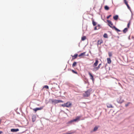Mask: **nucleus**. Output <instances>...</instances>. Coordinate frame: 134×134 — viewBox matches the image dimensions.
<instances>
[{"label": "nucleus", "mask_w": 134, "mask_h": 134, "mask_svg": "<svg viewBox=\"0 0 134 134\" xmlns=\"http://www.w3.org/2000/svg\"><path fill=\"white\" fill-rule=\"evenodd\" d=\"M43 88H44L46 89H48L49 88L48 86L47 85H45L44 86V87Z\"/></svg>", "instance_id": "c756f323"}, {"label": "nucleus", "mask_w": 134, "mask_h": 134, "mask_svg": "<svg viewBox=\"0 0 134 134\" xmlns=\"http://www.w3.org/2000/svg\"><path fill=\"white\" fill-rule=\"evenodd\" d=\"M108 53L109 56V57H110L112 56V54L111 52H109Z\"/></svg>", "instance_id": "bb28decb"}, {"label": "nucleus", "mask_w": 134, "mask_h": 134, "mask_svg": "<svg viewBox=\"0 0 134 134\" xmlns=\"http://www.w3.org/2000/svg\"><path fill=\"white\" fill-rule=\"evenodd\" d=\"M107 63L109 64H110L111 63V60L109 58H107Z\"/></svg>", "instance_id": "2eb2a0df"}, {"label": "nucleus", "mask_w": 134, "mask_h": 134, "mask_svg": "<svg viewBox=\"0 0 134 134\" xmlns=\"http://www.w3.org/2000/svg\"><path fill=\"white\" fill-rule=\"evenodd\" d=\"M98 129V127L97 126H96L94 128V129L93 130V131H97V130Z\"/></svg>", "instance_id": "5701e85b"}, {"label": "nucleus", "mask_w": 134, "mask_h": 134, "mask_svg": "<svg viewBox=\"0 0 134 134\" xmlns=\"http://www.w3.org/2000/svg\"><path fill=\"white\" fill-rule=\"evenodd\" d=\"M107 107L109 108H113V107L112 105L110 103H108L107 104Z\"/></svg>", "instance_id": "9b49d317"}, {"label": "nucleus", "mask_w": 134, "mask_h": 134, "mask_svg": "<svg viewBox=\"0 0 134 134\" xmlns=\"http://www.w3.org/2000/svg\"><path fill=\"white\" fill-rule=\"evenodd\" d=\"M19 131V129H11V131L12 132H16L18 131Z\"/></svg>", "instance_id": "f8f14e48"}, {"label": "nucleus", "mask_w": 134, "mask_h": 134, "mask_svg": "<svg viewBox=\"0 0 134 134\" xmlns=\"http://www.w3.org/2000/svg\"><path fill=\"white\" fill-rule=\"evenodd\" d=\"M85 52H84L82 53H81V54H79L78 56L79 57H83L85 55Z\"/></svg>", "instance_id": "ddd939ff"}, {"label": "nucleus", "mask_w": 134, "mask_h": 134, "mask_svg": "<svg viewBox=\"0 0 134 134\" xmlns=\"http://www.w3.org/2000/svg\"><path fill=\"white\" fill-rule=\"evenodd\" d=\"M130 22H129L127 24V26L128 28L129 27L130 25Z\"/></svg>", "instance_id": "2f4dec72"}, {"label": "nucleus", "mask_w": 134, "mask_h": 134, "mask_svg": "<svg viewBox=\"0 0 134 134\" xmlns=\"http://www.w3.org/2000/svg\"><path fill=\"white\" fill-rule=\"evenodd\" d=\"M1 120H0V124H1Z\"/></svg>", "instance_id": "e433bc0d"}, {"label": "nucleus", "mask_w": 134, "mask_h": 134, "mask_svg": "<svg viewBox=\"0 0 134 134\" xmlns=\"http://www.w3.org/2000/svg\"><path fill=\"white\" fill-rule=\"evenodd\" d=\"M103 37L105 38H107L108 37L107 34L105 33L103 35Z\"/></svg>", "instance_id": "393cba45"}, {"label": "nucleus", "mask_w": 134, "mask_h": 134, "mask_svg": "<svg viewBox=\"0 0 134 134\" xmlns=\"http://www.w3.org/2000/svg\"><path fill=\"white\" fill-rule=\"evenodd\" d=\"M91 91L90 90H87V91H85L84 93L83 94V96L84 97H88L89 96L90 94V92Z\"/></svg>", "instance_id": "f03ea898"}, {"label": "nucleus", "mask_w": 134, "mask_h": 134, "mask_svg": "<svg viewBox=\"0 0 134 134\" xmlns=\"http://www.w3.org/2000/svg\"><path fill=\"white\" fill-rule=\"evenodd\" d=\"M118 102L120 103H121L124 102V100H119V99H117V100Z\"/></svg>", "instance_id": "f3484780"}, {"label": "nucleus", "mask_w": 134, "mask_h": 134, "mask_svg": "<svg viewBox=\"0 0 134 134\" xmlns=\"http://www.w3.org/2000/svg\"><path fill=\"white\" fill-rule=\"evenodd\" d=\"M78 56V55L77 54H75L74 55L72 56V59H74L76 58Z\"/></svg>", "instance_id": "dca6fc26"}, {"label": "nucleus", "mask_w": 134, "mask_h": 134, "mask_svg": "<svg viewBox=\"0 0 134 134\" xmlns=\"http://www.w3.org/2000/svg\"><path fill=\"white\" fill-rule=\"evenodd\" d=\"M98 60H96L95 62L94 63L93 65V66L94 67H96L98 64Z\"/></svg>", "instance_id": "9d476101"}, {"label": "nucleus", "mask_w": 134, "mask_h": 134, "mask_svg": "<svg viewBox=\"0 0 134 134\" xmlns=\"http://www.w3.org/2000/svg\"><path fill=\"white\" fill-rule=\"evenodd\" d=\"M80 118V117L79 116H77L75 119H74L70 121V122H71L74 121H77L78 120H79Z\"/></svg>", "instance_id": "0eeeda50"}, {"label": "nucleus", "mask_w": 134, "mask_h": 134, "mask_svg": "<svg viewBox=\"0 0 134 134\" xmlns=\"http://www.w3.org/2000/svg\"><path fill=\"white\" fill-rule=\"evenodd\" d=\"M44 107L42 106L40 108H35L33 109V110L36 112L37 110H40L42 109Z\"/></svg>", "instance_id": "39448f33"}, {"label": "nucleus", "mask_w": 134, "mask_h": 134, "mask_svg": "<svg viewBox=\"0 0 134 134\" xmlns=\"http://www.w3.org/2000/svg\"><path fill=\"white\" fill-rule=\"evenodd\" d=\"M128 31V29L127 28H125L124 30H123V31L124 33L125 34Z\"/></svg>", "instance_id": "aec40b11"}, {"label": "nucleus", "mask_w": 134, "mask_h": 134, "mask_svg": "<svg viewBox=\"0 0 134 134\" xmlns=\"http://www.w3.org/2000/svg\"><path fill=\"white\" fill-rule=\"evenodd\" d=\"M36 117L35 115H33L32 117V120L33 122H34L36 120Z\"/></svg>", "instance_id": "4468645a"}, {"label": "nucleus", "mask_w": 134, "mask_h": 134, "mask_svg": "<svg viewBox=\"0 0 134 134\" xmlns=\"http://www.w3.org/2000/svg\"><path fill=\"white\" fill-rule=\"evenodd\" d=\"M71 71H72V72L73 73L75 74H78L77 72L76 71H74V70H72Z\"/></svg>", "instance_id": "cd10ccee"}, {"label": "nucleus", "mask_w": 134, "mask_h": 134, "mask_svg": "<svg viewBox=\"0 0 134 134\" xmlns=\"http://www.w3.org/2000/svg\"><path fill=\"white\" fill-rule=\"evenodd\" d=\"M104 9L105 10H108L109 9V7L107 6H105L104 7Z\"/></svg>", "instance_id": "b1692460"}, {"label": "nucleus", "mask_w": 134, "mask_h": 134, "mask_svg": "<svg viewBox=\"0 0 134 134\" xmlns=\"http://www.w3.org/2000/svg\"><path fill=\"white\" fill-rule=\"evenodd\" d=\"M77 64V63L76 62H74L72 64V66L73 67H75Z\"/></svg>", "instance_id": "412c9836"}, {"label": "nucleus", "mask_w": 134, "mask_h": 134, "mask_svg": "<svg viewBox=\"0 0 134 134\" xmlns=\"http://www.w3.org/2000/svg\"><path fill=\"white\" fill-rule=\"evenodd\" d=\"M124 2L126 5H128V4L127 3V2L126 0H124Z\"/></svg>", "instance_id": "c85d7f7f"}, {"label": "nucleus", "mask_w": 134, "mask_h": 134, "mask_svg": "<svg viewBox=\"0 0 134 134\" xmlns=\"http://www.w3.org/2000/svg\"><path fill=\"white\" fill-rule=\"evenodd\" d=\"M3 133L2 132V131H0V134H1V133Z\"/></svg>", "instance_id": "c9c22d12"}, {"label": "nucleus", "mask_w": 134, "mask_h": 134, "mask_svg": "<svg viewBox=\"0 0 134 134\" xmlns=\"http://www.w3.org/2000/svg\"><path fill=\"white\" fill-rule=\"evenodd\" d=\"M101 63L98 66L94 68L93 69V71H96L98 70L100 68V67L101 66Z\"/></svg>", "instance_id": "423d86ee"}, {"label": "nucleus", "mask_w": 134, "mask_h": 134, "mask_svg": "<svg viewBox=\"0 0 134 134\" xmlns=\"http://www.w3.org/2000/svg\"><path fill=\"white\" fill-rule=\"evenodd\" d=\"M72 104L70 103V102H68L66 103H64V104H62V106L64 107H70Z\"/></svg>", "instance_id": "20e7f679"}, {"label": "nucleus", "mask_w": 134, "mask_h": 134, "mask_svg": "<svg viewBox=\"0 0 134 134\" xmlns=\"http://www.w3.org/2000/svg\"><path fill=\"white\" fill-rule=\"evenodd\" d=\"M75 132L72 131H69L67 133H66V134H72L74 133Z\"/></svg>", "instance_id": "6ab92c4d"}, {"label": "nucleus", "mask_w": 134, "mask_h": 134, "mask_svg": "<svg viewBox=\"0 0 134 134\" xmlns=\"http://www.w3.org/2000/svg\"><path fill=\"white\" fill-rule=\"evenodd\" d=\"M99 26V25H98V26Z\"/></svg>", "instance_id": "4c0bfd02"}, {"label": "nucleus", "mask_w": 134, "mask_h": 134, "mask_svg": "<svg viewBox=\"0 0 134 134\" xmlns=\"http://www.w3.org/2000/svg\"><path fill=\"white\" fill-rule=\"evenodd\" d=\"M130 102H128L127 103L125 104V106L126 107H127L128 105H129V104H130Z\"/></svg>", "instance_id": "7c9ffc66"}, {"label": "nucleus", "mask_w": 134, "mask_h": 134, "mask_svg": "<svg viewBox=\"0 0 134 134\" xmlns=\"http://www.w3.org/2000/svg\"><path fill=\"white\" fill-rule=\"evenodd\" d=\"M92 24L94 26H95L96 25V22H94L93 20L92 21Z\"/></svg>", "instance_id": "a878e982"}, {"label": "nucleus", "mask_w": 134, "mask_h": 134, "mask_svg": "<svg viewBox=\"0 0 134 134\" xmlns=\"http://www.w3.org/2000/svg\"><path fill=\"white\" fill-rule=\"evenodd\" d=\"M97 29V26H96L94 27V30H96Z\"/></svg>", "instance_id": "f704fd0d"}, {"label": "nucleus", "mask_w": 134, "mask_h": 134, "mask_svg": "<svg viewBox=\"0 0 134 134\" xmlns=\"http://www.w3.org/2000/svg\"><path fill=\"white\" fill-rule=\"evenodd\" d=\"M111 15H109L108 16H107V19H108L110 17H111Z\"/></svg>", "instance_id": "473e14b6"}, {"label": "nucleus", "mask_w": 134, "mask_h": 134, "mask_svg": "<svg viewBox=\"0 0 134 134\" xmlns=\"http://www.w3.org/2000/svg\"><path fill=\"white\" fill-rule=\"evenodd\" d=\"M107 21L108 23V25L113 29H114L116 31L119 32H120V30L117 28H116L115 26H113V24L111 21L109 20H108Z\"/></svg>", "instance_id": "f257e3e1"}, {"label": "nucleus", "mask_w": 134, "mask_h": 134, "mask_svg": "<svg viewBox=\"0 0 134 134\" xmlns=\"http://www.w3.org/2000/svg\"><path fill=\"white\" fill-rule=\"evenodd\" d=\"M118 16L117 15H115V16H114L113 17L114 19L115 20H117L118 19Z\"/></svg>", "instance_id": "a211bd4d"}, {"label": "nucleus", "mask_w": 134, "mask_h": 134, "mask_svg": "<svg viewBox=\"0 0 134 134\" xmlns=\"http://www.w3.org/2000/svg\"><path fill=\"white\" fill-rule=\"evenodd\" d=\"M103 43V41L101 39L98 41L97 42V45L98 46L99 45H100L101 44Z\"/></svg>", "instance_id": "1a4fd4ad"}, {"label": "nucleus", "mask_w": 134, "mask_h": 134, "mask_svg": "<svg viewBox=\"0 0 134 134\" xmlns=\"http://www.w3.org/2000/svg\"><path fill=\"white\" fill-rule=\"evenodd\" d=\"M51 101L52 103L57 104L59 103L62 102L63 103V102L61 100H57L56 99H51Z\"/></svg>", "instance_id": "7ed1b4c3"}, {"label": "nucleus", "mask_w": 134, "mask_h": 134, "mask_svg": "<svg viewBox=\"0 0 134 134\" xmlns=\"http://www.w3.org/2000/svg\"><path fill=\"white\" fill-rule=\"evenodd\" d=\"M86 38V37L85 36H83L82 37L81 40L82 41H84L85 40Z\"/></svg>", "instance_id": "4be33fe9"}, {"label": "nucleus", "mask_w": 134, "mask_h": 134, "mask_svg": "<svg viewBox=\"0 0 134 134\" xmlns=\"http://www.w3.org/2000/svg\"><path fill=\"white\" fill-rule=\"evenodd\" d=\"M127 5V7L129 9H130V6H129V4H128V5Z\"/></svg>", "instance_id": "72a5a7b5"}, {"label": "nucleus", "mask_w": 134, "mask_h": 134, "mask_svg": "<svg viewBox=\"0 0 134 134\" xmlns=\"http://www.w3.org/2000/svg\"><path fill=\"white\" fill-rule=\"evenodd\" d=\"M88 74L90 76V79H91L92 81H93L94 80V79L93 77V76L92 74L90 72H89Z\"/></svg>", "instance_id": "6e6552de"}]
</instances>
